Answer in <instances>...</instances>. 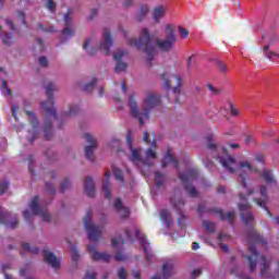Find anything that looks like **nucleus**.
<instances>
[{
    "label": "nucleus",
    "mask_w": 279,
    "mask_h": 279,
    "mask_svg": "<svg viewBox=\"0 0 279 279\" xmlns=\"http://www.w3.org/2000/svg\"><path fill=\"white\" fill-rule=\"evenodd\" d=\"M243 169H247V171H254V167H252L248 161H242L239 163L238 171H240L241 184L243 189H247V182H245L247 174L243 172Z\"/></svg>",
    "instance_id": "18"
},
{
    "label": "nucleus",
    "mask_w": 279,
    "mask_h": 279,
    "mask_svg": "<svg viewBox=\"0 0 279 279\" xmlns=\"http://www.w3.org/2000/svg\"><path fill=\"white\" fill-rule=\"evenodd\" d=\"M248 252L251 253V255L244 256V258H247V260H248L250 271H254V269H256V263H257L258 258L260 257V254H258V251L256 250L255 245H251L248 247Z\"/></svg>",
    "instance_id": "16"
},
{
    "label": "nucleus",
    "mask_w": 279,
    "mask_h": 279,
    "mask_svg": "<svg viewBox=\"0 0 279 279\" xmlns=\"http://www.w3.org/2000/svg\"><path fill=\"white\" fill-rule=\"evenodd\" d=\"M118 278L128 279V272H125V268L122 267L118 270Z\"/></svg>",
    "instance_id": "57"
},
{
    "label": "nucleus",
    "mask_w": 279,
    "mask_h": 279,
    "mask_svg": "<svg viewBox=\"0 0 279 279\" xmlns=\"http://www.w3.org/2000/svg\"><path fill=\"white\" fill-rule=\"evenodd\" d=\"M161 272L165 279L171 278V276H173V264L171 263L163 264L161 268Z\"/></svg>",
    "instance_id": "30"
},
{
    "label": "nucleus",
    "mask_w": 279,
    "mask_h": 279,
    "mask_svg": "<svg viewBox=\"0 0 279 279\" xmlns=\"http://www.w3.org/2000/svg\"><path fill=\"white\" fill-rule=\"evenodd\" d=\"M216 215L219 216V218L221 219V221H228V223H230V226H234V211H228L227 215H223V209H216Z\"/></svg>",
    "instance_id": "28"
},
{
    "label": "nucleus",
    "mask_w": 279,
    "mask_h": 279,
    "mask_svg": "<svg viewBox=\"0 0 279 279\" xmlns=\"http://www.w3.org/2000/svg\"><path fill=\"white\" fill-rule=\"evenodd\" d=\"M72 260L73 263H77V260H80V254L77 253L76 247H72Z\"/></svg>",
    "instance_id": "56"
},
{
    "label": "nucleus",
    "mask_w": 279,
    "mask_h": 279,
    "mask_svg": "<svg viewBox=\"0 0 279 279\" xmlns=\"http://www.w3.org/2000/svg\"><path fill=\"white\" fill-rule=\"evenodd\" d=\"M113 177L116 178V180H119V182H124L123 171L121 169L114 168L113 169Z\"/></svg>",
    "instance_id": "42"
},
{
    "label": "nucleus",
    "mask_w": 279,
    "mask_h": 279,
    "mask_svg": "<svg viewBox=\"0 0 279 279\" xmlns=\"http://www.w3.org/2000/svg\"><path fill=\"white\" fill-rule=\"evenodd\" d=\"M148 12H149V7L145 4L141 5L140 11L136 15L137 21H141L144 16H147Z\"/></svg>",
    "instance_id": "38"
},
{
    "label": "nucleus",
    "mask_w": 279,
    "mask_h": 279,
    "mask_svg": "<svg viewBox=\"0 0 279 279\" xmlns=\"http://www.w3.org/2000/svg\"><path fill=\"white\" fill-rule=\"evenodd\" d=\"M22 250H23L22 256H23L24 252H29L31 254H38L40 252V250L38 247H32L29 245V243H23Z\"/></svg>",
    "instance_id": "34"
},
{
    "label": "nucleus",
    "mask_w": 279,
    "mask_h": 279,
    "mask_svg": "<svg viewBox=\"0 0 279 279\" xmlns=\"http://www.w3.org/2000/svg\"><path fill=\"white\" fill-rule=\"evenodd\" d=\"M255 162H262L263 165H265V155L259 154L255 156Z\"/></svg>",
    "instance_id": "62"
},
{
    "label": "nucleus",
    "mask_w": 279,
    "mask_h": 279,
    "mask_svg": "<svg viewBox=\"0 0 279 279\" xmlns=\"http://www.w3.org/2000/svg\"><path fill=\"white\" fill-rule=\"evenodd\" d=\"M7 25L10 27L12 32L16 31V26L12 20H7Z\"/></svg>",
    "instance_id": "63"
},
{
    "label": "nucleus",
    "mask_w": 279,
    "mask_h": 279,
    "mask_svg": "<svg viewBox=\"0 0 279 279\" xmlns=\"http://www.w3.org/2000/svg\"><path fill=\"white\" fill-rule=\"evenodd\" d=\"M46 8L49 12H56V2L53 0H47Z\"/></svg>",
    "instance_id": "51"
},
{
    "label": "nucleus",
    "mask_w": 279,
    "mask_h": 279,
    "mask_svg": "<svg viewBox=\"0 0 279 279\" xmlns=\"http://www.w3.org/2000/svg\"><path fill=\"white\" fill-rule=\"evenodd\" d=\"M83 221H84V228L87 231V236L89 241H95V242L99 241V239L101 238V230H99V228H97L90 221V210L87 211Z\"/></svg>",
    "instance_id": "6"
},
{
    "label": "nucleus",
    "mask_w": 279,
    "mask_h": 279,
    "mask_svg": "<svg viewBox=\"0 0 279 279\" xmlns=\"http://www.w3.org/2000/svg\"><path fill=\"white\" fill-rule=\"evenodd\" d=\"M131 149V161L132 162H138L141 160V153H138V149H135L134 147L130 148Z\"/></svg>",
    "instance_id": "41"
},
{
    "label": "nucleus",
    "mask_w": 279,
    "mask_h": 279,
    "mask_svg": "<svg viewBox=\"0 0 279 279\" xmlns=\"http://www.w3.org/2000/svg\"><path fill=\"white\" fill-rule=\"evenodd\" d=\"M26 160L29 162V167H28V170H29V173H32V175H34V178H36V170H34V168H32V162H34V157L33 156H28L26 158Z\"/></svg>",
    "instance_id": "49"
},
{
    "label": "nucleus",
    "mask_w": 279,
    "mask_h": 279,
    "mask_svg": "<svg viewBox=\"0 0 279 279\" xmlns=\"http://www.w3.org/2000/svg\"><path fill=\"white\" fill-rule=\"evenodd\" d=\"M95 86H97V78H93L90 83H87L84 86V92L85 93H93V88H95Z\"/></svg>",
    "instance_id": "40"
},
{
    "label": "nucleus",
    "mask_w": 279,
    "mask_h": 279,
    "mask_svg": "<svg viewBox=\"0 0 279 279\" xmlns=\"http://www.w3.org/2000/svg\"><path fill=\"white\" fill-rule=\"evenodd\" d=\"M38 199H39L38 196H34L31 202L29 208L33 211V215L41 216L43 221H46V223H49V221H51V215H49V213H47V210L41 209L38 206Z\"/></svg>",
    "instance_id": "9"
},
{
    "label": "nucleus",
    "mask_w": 279,
    "mask_h": 279,
    "mask_svg": "<svg viewBox=\"0 0 279 279\" xmlns=\"http://www.w3.org/2000/svg\"><path fill=\"white\" fill-rule=\"evenodd\" d=\"M45 189L50 195H56V186H53L52 183H46Z\"/></svg>",
    "instance_id": "52"
},
{
    "label": "nucleus",
    "mask_w": 279,
    "mask_h": 279,
    "mask_svg": "<svg viewBox=\"0 0 279 279\" xmlns=\"http://www.w3.org/2000/svg\"><path fill=\"white\" fill-rule=\"evenodd\" d=\"M170 203L175 208V210L179 213L180 217L178 219V226L179 228H184V222L186 221V216L182 213V208H184V199L180 198L175 201V198L171 197Z\"/></svg>",
    "instance_id": "10"
},
{
    "label": "nucleus",
    "mask_w": 279,
    "mask_h": 279,
    "mask_svg": "<svg viewBox=\"0 0 279 279\" xmlns=\"http://www.w3.org/2000/svg\"><path fill=\"white\" fill-rule=\"evenodd\" d=\"M26 114L29 118V123L33 125V130L28 131L29 134H32V137L28 138V142L31 145H34V141L38 138V118H36L34 111H26Z\"/></svg>",
    "instance_id": "11"
},
{
    "label": "nucleus",
    "mask_w": 279,
    "mask_h": 279,
    "mask_svg": "<svg viewBox=\"0 0 279 279\" xmlns=\"http://www.w3.org/2000/svg\"><path fill=\"white\" fill-rule=\"evenodd\" d=\"M252 205L250 203L239 205L240 217L244 226H254V215L250 211Z\"/></svg>",
    "instance_id": "7"
},
{
    "label": "nucleus",
    "mask_w": 279,
    "mask_h": 279,
    "mask_svg": "<svg viewBox=\"0 0 279 279\" xmlns=\"http://www.w3.org/2000/svg\"><path fill=\"white\" fill-rule=\"evenodd\" d=\"M87 251L90 253L93 260H102L104 263H110V254L99 253L93 245H87Z\"/></svg>",
    "instance_id": "17"
},
{
    "label": "nucleus",
    "mask_w": 279,
    "mask_h": 279,
    "mask_svg": "<svg viewBox=\"0 0 279 279\" xmlns=\"http://www.w3.org/2000/svg\"><path fill=\"white\" fill-rule=\"evenodd\" d=\"M179 34L181 38H189V31L182 26H179Z\"/></svg>",
    "instance_id": "53"
},
{
    "label": "nucleus",
    "mask_w": 279,
    "mask_h": 279,
    "mask_svg": "<svg viewBox=\"0 0 279 279\" xmlns=\"http://www.w3.org/2000/svg\"><path fill=\"white\" fill-rule=\"evenodd\" d=\"M178 43V36H175V31L173 29V25H166V37L162 39L156 40V47H158L159 51H163L165 53H169L173 46Z\"/></svg>",
    "instance_id": "4"
},
{
    "label": "nucleus",
    "mask_w": 279,
    "mask_h": 279,
    "mask_svg": "<svg viewBox=\"0 0 279 279\" xmlns=\"http://www.w3.org/2000/svg\"><path fill=\"white\" fill-rule=\"evenodd\" d=\"M110 178H112V173L110 171H107L105 173V180L102 183V191L105 193V198L106 199H111L112 198V192H110Z\"/></svg>",
    "instance_id": "22"
},
{
    "label": "nucleus",
    "mask_w": 279,
    "mask_h": 279,
    "mask_svg": "<svg viewBox=\"0 0 279 279\" xmlns=\"http://www.w3.org/2000/svg\"><path fill=\"white\" fill-rule=\"evenodd\" d=\"M260 195H262V198H255L254 202L257 204V206H260V208H264V210H267L268 217H271V211L267 209V202H269V196L267 195V186L265 185L260 186Z\"/></svg>",
    "instance_id": "14"
},
{
    "label": "nucleus",
    "mask_w": 279,
    "mask_h": 279,
    "mask_svg": "<svg viewBox=\"0 0 279 279\" xmlns=\"http://www.w3.org/2000/svg\"><path fill=\"white\" fill-rule=\"evenodd\" d=\"M146 158H156V150L148 148L146 150Z\"/></svg>",
    "instance_id": "58"
},
{
    "label": "nucleus",
    "mask_w": 279,
    "mask_h": 279,
    "mask_svg": "<svg viewBox=\"0 0 279 279\" xmlns=\"http://www.w3.org/2000/svg\"><path fill=\"white\" fill-rule=\"evenodd\" d=\"M38 62H39L40 66H47L49 64L47 57H40Z\"/></svg>",
    "instance_id": "59"
},
{
    "label": "nucleus",
    "mask_w": 279,
    "mask_h": 279,
    "mask_svg": "<svg viewBox=\"0 0 279 279\" xmlns=\"http://www.w3.org/2000/svg\"><path fill=\"white\" fill-rule=\"evenodd\" d=\"M260 260H262L260 276H263L264 278H267V271H269V267H271V258H267L262 255Z\"/></svg>",
    "instance_id": "29"
},
{
    "label": "nucleus",
    "mask_w": 279,
    "mask_h": 279,
    "mask_svg": "<svg viewBox=\"0 0 279 279\" xmlns=\"http://www.w3.org/2000/svg\"><path fill=\"white\" fill-rule=\"evenodd\" d=\"M25 19H26L25 12L21 10L16 11V20L21 21L22 25H27V22L25 21Z\"/></svg>",
    "instance_id": "45"
},
{
    "label": "nucleus",
    "mask_w": 279,
    "mask_h": 279,
    "mask_svg": "<svg viewBox=\"0 0 279 279\" xmlns=\"http://www.w3.org/2000/svg\"><path fill=\"white\" fill-rule=\"evenodd\" d=\"M129 45L131 47H136V49H142L144 53L147 54V61H154L156 56V46H154V41L151 40V35L149 34V29L143 28L138 39H130Z\"/></svg>",
    "instance_id": "3"
},
{
    "label": "nucleus",
    "mask_w": 279,
    "mask_h": 279,
    "mask_svg": "<svg viewBox=\"0 0 279 279\" xmlns=\"http://www.w3.org/2000/svg\"><path fill=\"white\" fill-rule=\"evenodd\" d=\"M63 21L65 23V27L63 29L64 36H75V29L71 28V25H73V20L71 19V12H66L64 14Z\"/></svg>",
    "instance_id": "20"
},
{
    "label": "nucleus",
    "mask_w": 279,
    "mask_h": 279,
    "mask_svg": "<svg viewBox=\"0 0 279 279\" xmlns=\"http://www.w3.org/2000/svg\"><path fill=\"white\" fill-rule=\"evenodd\" d=\"M198 276H202V269H194L192 271L191 278L196 279V278H198Z\"/></svg>",
    "instance_id": "60"
},
{
    "label": "nucleus",
    "mask_w": 279,
    "mask_h": 279,
    "mask_svg": "<svg viewBox=\"0 0 279 279\" xmlns=\"http://www.w3.org/2000/svg\"><path fill=\"white\" fill-rule=\"evenodd\" d=\"M198 175H199V171H197V169H191L187 171V173L179 174L181 182L185 184L184 189L186 193L190 195V197H197V195H199V192H197V189H195V186L189 183L191 180H197Z\"/></svg>",
    "instance_id": "5"
},
{
    "label": "nucleus",
    "mask_w": 279,
    "mask_h": 279,
    "mask_svg": "<svg viewBox=\"0 0 279 279\" xmlns=\"http://www.w3.org/2000/svg\"><path fill=\"white\" fill-rule=\"evenodd\" d=\"M80 112V107L77 106H71L69 111H65L63 113V117H75Z\"/></svg>",
    "instance_id": "39"
},
{
    "label": "nucleus",
    "mask_w": 279,
    "mask_h": 279,
    "mask_svg": "<svg viewBox=\"0 0 279 279\" xmlns=\"http://www.w3.org/2000/svg\"><path fill=\"white\" fill-rule=\"evenodd\" d=\"M166 14H167V7L157 5L153 9V21H155V23H160V21L165 19Z\"/></svg>",
    "instance_id": "21"
},
{
    "label": "nucleus",
    "mask_w": 279,
    "mask_h": 279,
    "mask_svg": "<svg viewBox=\"0 0 279 279\" xmlns=\"http://www.w3.org/2000/svg\"><path fill=\"white\" fill-rule=\"evenodd\" d=\"M161 82H163L166 90H169L171 88V81L169 80V76L167 74H161Z\"/></svg>",
    "instance_id": "44"
},
{
    "label": "nucleus",
    "mask_w": 279,
    "mask_h": 279,
    "mask_svg": "<svg viewBox=\"0 0 279 279\" xmlns=\"http://www.w3.org/2000/svg\"><path fill=\"white\" fill-rule=\"evenodd\" d=\"M83 138L86 141V143H89V145L85 147V158L93 162L95 160V149H97V142L95 141V137H93V135L89 133H85Z\"/></svg>",
    "instance_id": "8"
},
{
    "label": "nucleus",
    "mask_w": 279,
    "mask_h": 279,
    "mask_svg": "<svg viewBox=\"0 0 279 279\" xmlns=\"http://www.w3.org/2000/svg\"><path fill=\"white\" fill-rule=\"evenodd\" d=\"M155 178H156V186H158V189H160V186H165V174H162V172L156 171Z\"/></svg>",
    "instance_id": "37"
},
{
    "label": "nucleus",
    "mask_w": 279,
    "mask_h": 279,
    "mask_svg": "<svg viewBox=\"0 0 279 279\" xmlns=\"http://www.w3.org/2000/svg\"><path fill=\"white\" fill-rule=\"evenodd\" d=\"M102 43L99 46L100 51H104L105 56H110V47H112V34L110 29L105 28L102 35Z\"/></svg>",
    "instance_id": "12"
},
{
    "label": "nucleus",
    "mask_w": 279,
    "mask_h": 279,
    "mask_svg": "<svg viewBox=\"0 0 279 279\" xmlns=\"http://www.w3.org/2000/svg\"><path fill=\"white\" fill-rule=\"evenodd\" d=\"M170 162H172L174 169H178V167H179L178 159H175V157L171 154V150L168 149L162 159V163H161L162 168L167 169V167H169Z\"/></svg>",
    "instance_id": "23"
},
{
    "label": "nucleus",
    "mask_w": 279,
    "mask_h": 279,
    "mask_svg": "<svg viewBox=\"0 0 279 279\" xmlns=\"http://www.w3.org/2000/svg\"><path fill=\"white\" fill-rule=\"evenodd\" d=\"M160 219H162V221H165V223H168L169 225V210L167 209H162L160 211Z\"/></svg>",
    "instance_id": "48"
},
{
    "label": "nucleus",
    "mask_w": 279,
    "mask_h": 279,
    "mask_svg": "<svg viewBox=\"0 0 279 279\" xmlns=\"http://www.w3.org/2000/svg\"><path fill=\"white\" fill-rule=\"evenodd\" d=\"M135 97L136 96L132 94L129 98L131 114L134 117V119H137L140 125L143 126L145 125L144 119L149 120V112H151L154 108H158V106H160V96L154 93L147 94L146 99L143 102L142 113L138 111V105L136 104Z\"/></svg>",
    "instance_id": "2"
},
{
    "label": "nucleus",
    "mask_w": 279,
    "mask_h": 279,
    "mask_svg": "<svg viewBox=\"0 0 279 279\" xmlns=\"http://www.w3.org/2000/svg\"><path fill=\"white\" fill-rule=\"evenodd\" d=\"M124 50H120L117 53L113 54V60H116V66H114V73H123V71H126L128 69V63L122 62L123 56H125Z\"/></svg>",
    "instance_id": "13"
},
{
    "label": "nucleus",
    "mask_w": 279,
    "mask_h": 279,
    "mask_svg": "<svg viewBox=\"0 0 279 279\" xmlns=\"http://www.w3.org/2000/svg\"><path fill=\"white\" fill-rule=\"evenodd\" d=\"M84 191L87 197H95V182L93 181V178L86 177L84 182Z\"/></svg>",
    "instance_id": "25"
},
{
    "label": "nucleus",
    "mask_w": 279,
    "mask_h": 279,
    "mask_svg": "<svg viewBox=\"0 0 279 279\" xmlns=\"http://www.w3.org/2000/svg\"><path fill=\"white\" fill-rule=\"evenodd\" d=\"M217 68L221 73H228L229 71L228 65H226L223 61H217Z\"/></svg>",
    "instance_id": "46"
},
{
    "label": "nucleus",
    "mask_w": 279,
    "mask_h": 279,
    "mask_svg": "<svg viewBox=\"0 0 279 279\" xmlns=\"http://www.w3.org/2000/svg\"><path fill=\"white\" fill-rule=\"evenodd\" d=\"M0 38L3 45L9 46V45H12V40L14 37L10 33H1Z\"/></svg>",
    "instance_id": "36"
},
{
    "label": "nucleus",
    "mask_w": 279,
    "mask_h": 279,
    "mask_svg": "<svg viewBox=\"0 0 279 279\" xmlns=\"http://www.w3.org/2000/svg\"><path fill=\"white\" fill-rule=\"evenodd\" d=\"M69 189H71V181H69V179L65 178L61 183L60 192L64 193V191H69Z\"/></svg>",
    "instance_id": "43"
},
{
    "label": "nucleus",
    "mask_w": 279,
    "mask_h": 279,
    "mask_svg": "<svg viewBox=\"0 0 279 279\" xmlns=\"http://www.w3.org/2000/svg\"><path fill=\"white\" fill-rule=\"evenodd\" d=\"M58 90V85L56 83H49L46 86V95L48 97L47 101L41 104L43 109L46 114L44 118V138L45 141H51L53 136V125L51 124L50 119H58V114L56 113L54 100H53V92Z\"/></svg>",
    "instance_id": "1"
},
{
    "label": "nucleus",
    "mask_w": 279,
    "mask_h": 279,
    "mask_svg": "<svg viewBox=\"0 0 279 279\" xmlns=\"http://www.w3.org/2000/svg\"><path fill=\"white\" fill-rule=\"evenodd\" d=\"M175 81H177V86L173 87V94L177 95V98L174 100V104H180V86L181 82H182V77L180 76H174Z\"/></svg>",
    "instance_id": "33"
},
{
    "label": "nucleus",
    "mask_w": 279,
    "mask_h": 279,
    "mask_svg": "<svg viewBox=\"0 0 279 279\" xmlns=\"http://www.w3.org/2000/svg\"><path fill=\"white\" fill-rule=\"evenodd\" d=\"M43 256L45 263L52 267V269H60V259H58L53 253H51L49 250H44Z\"/></svg>",
    "instance_id": "15"
},
{
    "label": "nucleus",
    "mask_w": 279,
    "mask_h": 279,
    "mask_svg": "<svg viewBox=\"0 0 279 279\" xmlns=\"http://www.w3.org/2000/svg\"><path fill=\"white\" fill-rule=\"evenodd\" d=\"M263 53L268 60H271V58H278L279 56V53L269 50V45L263 47Z\"/></svg>",
    "instance_id": "35"
},
{
    "label": "nucleus",
    "mask_w": 279,
    "mask_h": 279,
    "mask_svg": "<svg viewBox=\"0 0 279 279\" xmlns=\"http://www.w3.org/2000/svg\"><path fill=\"white\" fill-rule=\"evenodd\" d=\"M97 278V274L95 272H86L84 279H96Z\"/></svg>",
    "instance_id": "64"
},
{
    "label": "nucleus",
    "mask_w": 279,
    "mask_h": 279,
    "mask_svg": "<svg viewBox=\"0 0 279 279\" xmlns=\"http://www.w3.org/2000/svg\"><path fill=\"white\" fill-rule=\"evenodd\" d=\"M10 186V183L8 181H1L0 182V195H3V193H5V191H8Z\"/></svg>",
    "instance_id": "47"
},
{
    "label": "nucleus",
    "mask_w": 279,
    "mask_h": 279,
    "mask_svg": "<svg viewBox=\"0 0 279 279\" xmlns=\"http://www.w3.org/2000/svg\"><path fill=\"white\" fill-rule=\"evenodd\" d=\"M202 225L206 232H208L209 234H215V232L217 231V223L210 220H203Z\"/></svg>",
    "instance_id": "31"
},
{
    "label": "nucleus",
    "mask_w": 279,
    "mask_h": 279,
    "mask_svg": "<svg viewBox=\"0 0 279 279\" xmlns=\"http://www.w3.org/2000/svg\"><path fill=\"white\" fill-rule=\"evenodd\" d=\"M132 143H134V140L132 138V131H129L126 134V145L129 147V149H132Z\"/></svg>",
    "instance_id": "50"
},
{
    "label": "nucleus",
    "mask_w": 279,
    "mask_h": 279,
    "mask_svg": "<svg viewBox=\"0 0 279 279\" xmlns=\"http://www.w3.org/2000/svg\"><path fill=\"white\" fill-rule=\"evenodd\" d=\"M262 178L266 184H274L276 182V180L274 179V174L271 173V170H264L262 173Z\"/></svg>",
    "instance_id": "32"
},
{
    "label": "nucleus",
    "mask_w": 279,
    "mask_h": 279,
    "mask_svg": "<svg viewBox=\"0 0 279 279\" xmlns=\"http://www.w3.org/2000/svg\"><path fill=\"white\" fill-rule=\"evenodd\" d=\"M23 217L25 221H31L32 220V213L29 210H24L23 211Z\"/></svg>",
    "instance_id": "61"
},
{
    "label": "nucleus",
    "mask_w": 279,
    "mask_h": 279,
    "mask_svg": "<svg viewBox=\"0 0 279 279\" xmlns=\"http://www.w3.org/2000/svg\"><path fill=\"white\" fill-rule=\"evenodd\" d=\"M247 236L251 243H260L262 245H267V240L263 239V236H260V233L257 232L255 229H251L247 232Z\"/></svg>",
    "instance_id": "24"
},
{
    "label": "nucleus",
    "mask_w": 279,
    "mask_h": 279,
    "mask_svg": "<svg viewBox=\"0 0 279 279\" xmlns=\"http://www.w3.org/2000/svg\"><path fill=\"white\" fill-rule=\"evenodd\" d=\"M116 260H118V263H121L123 260H128V256L123 255V253L121 251H119L116 254Z\"/></svg>",
    "instance_id": "54"
},
{
    "label": "nucleus",
    "mask_w": 279,
    "mask_h": 279,
    "mask_svg": "<svg viewBox=\"0 0 279 279\" xmlns=\"http://www.w3.org/2000/svg\"><path fill=\"white\" fill-rule=\"evenodd\" d=\"M220 163L222 165V167H225V169H228L230 173H234L236 171L232 168L234 167V165H236V160L230 155L220 157Z\"/></svg>",
    "instance_id": "19"
},
{
    "label": "nucleus",
    "mask_w": 279,
    "mask_h": 279,
    "mask_svg": "<svg viewBox=\"0 0 279 279\" xmlns=\"http://www.w3.org/2000/svg\"><path fill=\"white\" fill-rule=\"evenodd\" d=\"M135 236L136 239L140 241V244L143 247V251L145 252V254H149V246L147 243V236L143 235V233H141V230H138V228H135Z\"/></svg>",
    "instance_id": "27"
},
{
    "label": "nucleus",
    "mask_w": 279,
    "mask_h": 279,
    "mask_svg": "<svg viewBox=\"0 0 279 279\" xmlns=\"http://www.w3.org/2000/svg\"><path fill=\"white\" fill-rule=\"evenodd\" d=\"M117 213H120L122 219H128L130 210L123 206L121 198H117L113 204Z\"/></svg>",
    "instance_id": "26"
},
{
    "label": "nucleus",
    "mask_w": 279,
    "mask_h": 279,
    "mask_svg": "<svg viewBox=\"0 0 279 279\" xmlns=\"http://www.w3.org/2000/svg\"><path fill=\"white\" fill-rule=\"evenodd\" d=\"M204 213H210L209 209H206V205L199 204L197 207V214L198 215H204Z\"/></svg>",
    "instance_id": "55"
}]
</instances>
